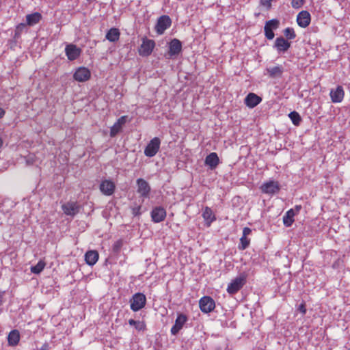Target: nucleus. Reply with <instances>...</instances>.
<instances>
[{
  "label": "nucleus",
  "mask_w": 350,
  "mask_h": 350,
  "mask_svg": "<svg viewBox=\"0 0 350 350\" xmlns=\"http://www.w3.org/2000/svg\"><path fill=\"white\" fill-rule=\"evenodd\" d=\"M49 347L48 344H44L42 347L40 348V350H47Z\"/></svg>",
  "instance_id": "c03bdc74"
},
{
  "label": "nucleus",
  "mask_w": 350,
  "mask_h": 350,
  "mask_svg": "<svg viewBox=\"0 0 350 350\" xmlns=\"http://www.w3.org/2000/svg\"><path fill=\"white\" fill-rule=\"evenodd\" d=\"M202 217L204 219L205 225L209 227L216 220V217L211 208L206 206L202 213Z\"/></svg>",
  "instance_id": "5701e85b"
},
{
  "label": "nucleus",
  "mask_w": 350,
  "mask_h": 350,
  "mask_svg": "<svg viewBox=\"0 0 350 350\" xmlns=\"http://www.w3.org/2000/svg\"><path fill=\"white\" fill-rule=\"evenodd\" d=\"M120 33L117 28H111L106 33L105 38L110 42H115L120 38Z\"/></svg>",
  "instance_id": "cd10ccee"
},
{
  "label": "nucleus",
  "mask_w": 350,
  "mask_h": 350,
  "mask_svg": "<svg viewBox=\"0 0 350 350\" xmlns=\"http://www.w3.org/2000/svg\"><path fill=\"white\" fill-rule=\"evenodd\" d=\"M45 265L44 261L40 260L35 266L31 267V271L33 273L38 274L44 269Z\"/></svg>",
  "instance_id": "7c9ffc66"
},
{
  "label": "nucleus",
  "mask_w": 350,
  "mask_h": 350,
  "mask_svg": "<svg viewBox=\"0 0 350 350\" xmlns=\"http://www.w3.org/2000/svg\"><path fill=\"white\" fill-rule=\"evenodd\" d=\"M81 49L73 44H68L66 46L65 53L70 61L77 59L81 54Z\"/></svg>",
  "instance_id": "9d476101"
},
{
  "label": "nucleus",
  "mask_w": 350,
  "mask_h": 350,
  "mask_svg": "<svg viewBox=\"0 0 350 350\" xmlns=\"http://www.w3.org/2000/svg\"><path fill=\"white\" fill-rule=\"evenodd\" d=\"M129 323L130 325L134 326L135 328L138 331L144 330L146 327L144 322L139 321H135L134 319H130L129 321Z\"/></svg>",
  "instance_id": "c756f323"
},
{
  "label": "nucleus",
  "mask_w": 350,
  "mask_h": 350,
  "mask_svg": "<svg viewBox=\"0 0 350 350\" xmlns=\"http://www.w3.org/2000/svg\"><path fill=\"white\" fill-rule=\"evenodd\" d=\"M140 210H141V206H138L133 208V214L135 216L140 215L141 214Z\"/></svg>",
  "instance_id": "a19ab883"
},
{
  "label": "nucleus",
  "mask_w": 350,
  "mask_h": 350,
  "mask_svg": "<svg viewBox=\"0 0 350 350\" xmlns=\"http://www.w3.org/2000/svg\"><path fill=\"white\" fill-rule=\"evenodd\" d=\"M91 76L90 70L85 67H79L74 73L73 77L75 80L79 82H84L88 81Z\"/></svg>",
  "instance_id": "ddd939ff"
},
{
  "label": "nucleus",
  "mask_w": 350,
  "mask_h": 350,
  "mask_svg": "<svg viewBox=\"0 0 350 350\" xmlns=\"http://www.w3.org/2000/svg\"><path fill=\"white\" fill-rule=\"evenodd\" d=\"M126 118L127 117L125 116H122L117 120L116 123L122 127L126 123Z\"/></svg>",
  "instance_id": "4c0bfd02"
},
{
  "label": "nucleus",
  "mask_w": 350,
  "mask_h": 350,
  "mask_svg": "<svg viewBox=\"0 0 350 350\" xmlns=\"http://www.w3.org/2000/svg\"><path fill=\"white\" fill-rule=\"evenodd\" d=\"M100 191L105 196H111L114 192L115 185L111 180H105L100 183Z\"/></svg>",
  "instance_id": "6ab92c4d"
},
{
  "label": "nucleus",
  "mask_w": 350,
  "mask_h": 350,
  "mask_svg": "<svg viewBox=\"0 0 350 350\" xmlns=\"http://www.w3.org/2000/svg\"><path fill=\"white\" fill-rule=\"evenodd\" d=\"M98 253L96 250L88 251L85 254V260L90 266H93L98 260Z\"/></svg>",
  "instance_id": "b1692460"
},
{
  "label": "nucleus",
  "mask_w": 350,
  "mask_h": 350,
  "mask_svg": "<svg viewBox=\"0 0 350 350\" xmlns=\"http://www.w3.org/2000/svg\"><path fill=\"white\" fill-rule=\"evenodd\" d=\"M122 127L115 123L110 129V136L115 137L121 130Z\"/></svg>",
  "instance_id": "f704fd0d"
},
{
  "label": "nucleus",
  "mask_w": 350,
  "mask_h": 350,
  "mask_svg": "<svg viewBox=\"0 0 350 350\" xmlns=\"http://www.w3.org/2000/svg\"><path fill=\"white\" fill-rule=\"evenodd\" d=\"M3 292H0V306L3 303Z\"/></svg>",
  "instance_id": "a18cd8bd"
},
{
  "label": "nucleus",
  "mask_w": 350,
  "mask_h": 350,
  "mask_svg": "<svg viewBox=\"0 0 350 350\" xmlns=\"http://www.w3.org/2000/svg\"><path fill=\"white\" fill-rule=\"evenodd\" d=\"M161 140L155 137L152 139L144 149V154L148 157H152L157 154L159 150Z\"/></svg>",
  "instance_id": "7ed1b4c3"
},
{
  "label": "nucleus",
  "mask_w": 350,
  "mask_h": 350,
  "mask_svg": "<svg viewBox=\"0 0 350 350\" xmlns=\"http://www.w3.org/2000/svg\"><path fill=\"white\" fill-rule=\"evenodd\" d=\"M279 21L277 19H271L266 22L264 27L265 36L268 40H272L274 36L273 29H276L279 27Z\"/></svg>",
  "instance_id": "6e6552de"
},
{
  "label": "nucleus",
  "mask_w": 350,
  "mask_h": 350,
  "mask_svg": "<svg viewBox=\"0 0 350 350\" xmlns=\"http://www.w3.org/2000/svg\"><path fill=\"white\" fill-rule=\"evenodd\" d=\"M329 96L332 103H341L345 96L343 88L341 85H338L336 89H332L330 90Z\"/></svg>",
  "instance_id": "2eb2a0df"
},
{
  "label": "nucleus",
  "mask_w": 350,
  "mask_h": 350,
  "mask_svg": "<svg viewBox=\"0 0 350 350\" xmlns=\"http://www.w3.org/2000/svg\"><path fill=\"white\" fill-rule=\"evenodd\" d=\"M245 282L246 275L244 273L240 274L228 284L227 291L230 294H234L237 293L243 286Z\"/></svg>",
  "instance_id": "f03ea898"
},
{
  "label": "nucleus",
  "mask_w": 350,
  "mask_h": 350,
  "mask_svg": "<svg viewBox=\"0 0 350 350\" xmlns=\"http://www.w3.org/2000/svg\"><path fill=\"white\" fill-rule=\"evenodd\" d=\"M265 70L270 78H279L282 77L284 72V67L282 65H278L268 67Z\"/></svg>",
  "instance_id": "412c9836"
},
{
  "label": "nucleus",
  "mask_w": 350,
  "mask_h": 350,
  "mask_svg": "<svg viewBox=\"0 0 350 350\" xmlns=\"http://www.w3.org/2000/svg\"><path fill=\"white\" fill-rule=\"evenodd\" d=\"M151 218L153 222L159 223L163 221L166 217V211L162 206L154 207L151 213Z\"/></svg>",
  "instance_id": "4468645a"
},
{
  "label": "nucleus",
  "mask_w": 350,
  "mask_h": 350,
  "mask_svg": "<svg viewBox=\"0 0 350 350\" xmlns=\"http://www.w3.org/2000/svg\"><path fill=\"white\" fill-rule=\"evenodd\" d=\"M199 306L202 312L208 313L215 309V303L211 297L204 296L199 301Z\"/></svg>",
  "instance_id": "423d86ee"
},
{
  "label": "nucleus",
  "mask_w": 350,
  "mask_h": 350,
  "mask_svg": "<svg viewBox=\"0 0 350 350\" xmlns=\"http://www.w3.org/2000/svg\"><path fill=\"white\" fill-rule=\"evenodd\" d=\"M27 163L28 164H33V161L31 160V158H29V159H27Z\"/></svg>",
  "instance_id": "49530a36"
},
{
  "label": "nucleus",
  "mask_w": 350,
  "mask_h": 350,
  "mask_svg": "<svg viewBox=\"0 0 350 350\" xmlns=\"http://www.w3.org/2000/svg\"><path fill=\"white\" fill-rule=\"evenodd\" d=\"M291 46V42L285 40L282 36L275 39L273 47L276 49L279 53H285Z\"/></svg>",
  "instance_id": "dca6fc26"
},
{
  "label": "nucleus",
  "mask_w": 350,
  "mask_h": 350,
  "mask_svg": "<svg viewBox=\"0 0 350 350\" xmlns=\"http://www.w3.org/2000/svg\"><path fill=\"white\" fill-rule=\"evenodd\" d=\"M130 308L133 312H137L145 307L146 297L144 293H136L130 299Z\"/></svg>",
  "instance_id": "f257e3e1"
},
{
  "label": "nucleus",
  "mask_w": 350,
  "mask_h": 350,
  "mask_svg": "<svg viewBox=\"0 0 350 350\" xmlns=\"http://www.w3.org/2000/svg\"><path fill=\"white\" fill-rule=\"evenodd\" d=\"M304 3V0H292L291 5L293 8H300Z\"/></svg>",
  "instance_id": "c9c22d12"
},
{
  "label": "nucleus",
  "mask_w": 350,
  "mask_h": 350,
  "mask_svg": "<svg viewBox=\"0 0 350 350\" xmlns=\"http://www.w3.org/2000/svg\"><path fill=\"white\" fill-rule=\"evenodd\" d=\"M172 25V20L169 16L163 15L157 19L155 30L159 35H161Z\"/></svg>",
  "instance_id": "39448f33"
},
{
  "label": "nucleus",
  "mask_w": 350,
  "mask_h": 350,
  "mask_svg": "<svg viewBox=\"0 0 350 350\" xmlns=\"http://www.w3.org/2000/svg\"><path fill=\"white\" fill-rule=\"evenodd\" d=\"M271 1H272V0H260L261 4L267 8L271 7Z\"/></svg>",
  "instance_id": "ea45409f"
},
{
  "label": "nucleus",
  "mask_w": 350,
  "mask_h": 350,
  "mask_svg": "<svg viewBox=\"0 0 350 350\" xmlns=\"http://www.w3.org/2000/svg\"><path fill=\"white\" fill-rule=\"evenodd\" d=\"M251 232H252V230L250 228L245 227L243 230V236L242 237H247V236L250 234Z\"/></svg>",
  "instance_id": "58836bf2"
},
{
  "label": "nucleus",
  "mask_w": 350,
  "mask_h": 350,
  "mask_svg": "<svg viewBox=\"0 0 350 350\" xmlns=\"http://www.w3.org/2000/svg\"><path fill=\"white\" fill-rule=\"evenodd\" d=\"M20 340V333L17 329L12 330L8 336V342L9 346L14 347L17 345Z\"/></svg>",
  "instance_id": "393cba45"
},
{
  "label": "nucleus",
  "mask_w": 350,
  "mask_h": 350,
  "mask_svg": "<svg viewBox=\"0 0 350 350\" xmlns=\"http://www.w3.org/2000/svg\"><path fill=\"white\" fill-rule=\"evenodd\" d=\"M41 19L42 15L39 12H34L26 16V22L29 26H33L38 24Z\"/></svg>",
  "instance_id": "a878e982"
},
{
  "label": "nucleus",
  "mask_w": 350,
  "mask_h": 350,
  "mask_svg": "<svg viewBox=\"0 0 350 350\" xmlns=\"http://www.w3.org/2000/svg\"><path fill=\"white\" fill-rule=\"evenodd\" d=\"M187 317L183 314H178L177 317L175 320L174 325L172 327L170 332L172 335L176 336L178 334V332L182 329L184 325L187 321Z\"/></svg>",
  "instance_id": "1a4fd4ad"
},
{
  "label": "nucleus",
  "mask_w": 350,
  "mask_h": 350,
  "mask_svg": "<svg viewBox=\"0 0 350 350\" xmlns=\"http://www.w3.org/2000/svg\"><path fill=\"white\" fill-rule=\"evenodd\" d=\"M250 239H248L245 237H241L240 239V243L238 246L239 250H245L250 245Z\"/></svg>",
  "instance_id": "2f4dec72"
},
{
  "label": "nucleus",
  "mask_w": 350,
  "mask_h": 350,
  "mask_svg": "<svg viewBox=\"0 0 350 350\" xmlns=\"http://www.w3.org/2000/svg\"><path fill=\"white\" fill-rule=\"evenodd\" d=\"M122 246H123L122 240L119 239V240L116 241L112 246L113 252L116 254H118L120 252Z\"/></svg>",
  "instance_id": "72a5a7b5"
},
{
  "label": "nucleus",
  "mask_w": 350,
  "mask_h": 350,
  "mask_svg": "<svg viewBox=\"0 0 350 350\" xmlns=\"http://www.w3.org/2000/svg\"><path fill=\"white\" fill-rule=\"evenodd\" d=\"M293 209L295 210V215L297 214L301 209V205H296Z\"/></svg>",
  "instance_id": "79ce46f5"
},
{
  "label": "nucleus",
  "mask_w": 350,
  "mask_h": 350,
  "mask_svg": "<svg viewBox=\"0 0 350 350\" xmlns=\"http://www.w3.org/2000/svg\"><path fill=\"white\" fill-rule=\"evenodd\" d=\"M297 310L303 314H306V304L304 301H302L298 306Z\"/></svg>",
  "instance_id": "e433bc0d"
},
{
  "label": "nucleus",
  "mask_w": 350,
  "mask_h": 350,
  "mask_svg": "<svg viewBox=\"0 0 350 350\" xmlns=\"http://www.w3.org/2000/svg\"><path fill=\"white\" fill-rule=\"evenodd\" d=\"M205 165L208 166L211 170L215 169L219 163V157L216 152H211L205 158Z\"/></svg>",
  "instance_id": "4be33fe9"
},
{
  "label": "nucleus",
  "mask_w": 350,
  "mask_h": 350,
  "mask_svg": "<svg viewBox=\"0 0 350 350\" xmlns=\"http://www.w3.org/2000/svg\"><path fill=\"white\" fill-rule=\"evenodd\" d=\"M182 51V43L178 39H173L170 42L169 46V55L170 57H173L175 55H178Z\"/></svg>",
  "instance_id": "a211bd4d"
},
{
  "label": "nucleus",
  "mask_w": 350,
  "mask_h": 350,
  "mask_svg": "<svg viewBox=\"0 0 350 350\" xmlns=\"http://www.w3.org/2000/svg\"><path fill=\"white\" fill-rule=\"evenodd\" d=\"M62 211L66 215L75 216L80 209L79 205L77 202H68L62 206Z\"/></svg>",
  "instance_id": "f8f14e48"
},
{
  "label": "nucleus",
  "mask_w": 350,
  "mask_h": 350,
  "mask_svg": "<svg viewBox=\"0 0 350 350\" xmlns=\"http://www.w3.org/2000/svg\"><path fill=\"white\" fill-rule=\"evenodd\" d=\"M295 215V210H288L283 217L284 225L286 227H290L294 222V217Z\"/></svg>",
  "instance_id": "bb28decb"
},
{
  "label": "nucleus",
  "mask_w": 350,
  "mask_h": 350,
  "mask_svg": "<svg viewBox=\"0 0 350 350\" xmlns=\"http://www.w3.org/2000/svg\"><path fill=\"white\" fill-rule=\"evenodd\" d=\"M262 101V98L254 93H249L245 98V104L250 108H254Z\"/></svg>",
  "instance_id": "aec40b11"
},
{
  "label": "nucleus",
  "mask_w": 350,
  "mask_h": 350,
  "mask_svg": "<svg viewBox=\"0 0 350 350\" xmlns=\"http://www.w3.org/2000/svg\"><path fill=\"white\" fill-rule=\"evenodd\" d=\"M155 46L154 41L147 38H144L142 43L139 49V54L143 57L149 56Z\"/></svg>",
  "instance_id": "0eeeda50"
},
{
  "label": "nucleus",
  "mask_w": 350,
  "mask_h": 350,
  "mask_svg": "<svg viewBox=\"0 0 350 350\" xmlns=\"http://www.w3.org/2000/svg\"><path fill=\"white\" fill-rule=\"evenodd\" d=\"M136 185L137 187V192L139 194V196L144 199L149 198L151 191L149 183L144 179L139 178L137 179Z\"/></svg>",
  "instance_id": "20e7f679"
},
{
  "label": "nucleus",
  "mask_w": 350,
  "mask_h": 350,
  "mask_svg": "<svg viewBox=\"0 0 350 350\" xmlns=\"http://www.w3.org/2000/svg\"><path fill=\"white\" fill-rule=\"evenodd\" d=\"M349 350H350V349Z\"/></svg>",
  "instance_id": "09e8293b"
},
{
  "label": "nucleus",
  "mask_w": 350,
  "mask_h": 350,
  "mask_svg": "<svg viewBox=\"0 0 350 350\" xmlns=\"http://www.w3.org/2000/svg\"><path fill=\"white\" fill-rule=\"evenodd\" d=\"M288 117L292 121L293 124L295 126L299 125L301 118L300 115L297 111H292L288 114Z\"/></svg>",
  "instance_id": "c85d7f7f"
},
{
  "label": "nucleus",
  "mask_w": 350,
  "mask_h": 350,
  "mask_svg": "<svg viewBox=\"0 0 350 350\" xmlns=\"http://www.w3.org/2000/svg\"><path fill=\"white\" fill-rule=\"evenodd\" d=\"M3 140L2 137L0 136V148L3 146Z\"/></svg>",
  "instance_id": "de8ad7c7"
},
{
  "label": "nucleus",
  "mask_w": 350,
  "mask_h": 350,
  "mask_svg": "<svg viewBox=\"0 0 350 350\" xmlns=\"http://www.w3.org/2000/svg\"><path fill=\"white\" fill-rule=\"evenodd\" d=\"M284 34L288 40H293L296 37V34L293 28L287 27L284 30Z\"/></svg>",
  "instance_id": "473e14b6"
},
{
  "label": "nucleus",
  "mask_w": 350,
  "mask_h": 350,
  "mask_svg": "<svg viewBox=\"0 0 350 350\" xmlns=\"http://www.w3.org/2000/svg\"><path fill=\"white\" fill-rule=\"evenodd\" d=\"M280 189L278 182L274 180L265 182L260 186L262 192L266 194H274L278 193Z\"/></svg>",
  "instance_id": "9b49d317"
},
{
  "label": "nucleus",
  "mask_w": 350,
  "mask_h": 350,
  "mask_svg": "<svg viewBox=\"0 0 350 350\" xmlns=\"http://www.w3.org/2000/svg\"><path fill=\"white\" fill-rule=\"evenodd\" d=\"M5 111L3 109L0 107V119L5 116Z\"/></svg>",
  "instance_id": "37998d69"
},
{
  "label": "nucleus",
  "mask_w": 350,
  "mask_h": 350,
  "mask_svg": "<svg viewBox=\"0 0 350 350\" xmlns=\"http://www.w3.org/2000/svg\"><path fill=\"white\" fill-rule=\"evenodd\" d=\"M310 14L308 11L300 12L297 16V22L299 26L305 28L308 27L310 23Z\"/></svg>",
  "instance_id": "f3484780"
}]
</instances>
